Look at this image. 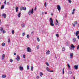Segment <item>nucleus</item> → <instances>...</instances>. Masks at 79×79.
I'll use <instances>...</instances> for the list:
<instances>
[{"label":"nucleus","instance_id":"1","mask_svg":"<svg viewBox=\"0 0 79 79\" xmlns=\"http://www.w3.org/2000/svg\"><path fill=\"white\" fill-rule=\"evenodd\" d=\"M50 25L51 26H54L55 25L53 23V19H52V18H50Z\"/></svg>","mask_w":79,"mask_h":79},{"label":"nucleus","instance_id":"2","mask_svg":"<svg viewBox=\"0 0 79 79\" xmlns=\"http://www.w3.org/2000/svg\"><path fill=\"white\" fill-rule=\"evenodd\" d=\"M34 13V9L32 8L31 10H30L28 12V14L29 15H31V14H33Z\"/></svg>","mask_w":79,"mask_h":79},{"label":"nucleus","instance_id":"3","mask_svg":"<svg viewBox=\"0 0 79 79\" xmlns=\"http://www.w3.org/2000/svg\"><path fill=\"white\" fill-rule=\"evenodd\" d=\"M27 52H31V49L30 48V47H28L27 48Z\"/></svg>","mask_w":79,"mask_h":79},{"label":"nucleus","instance_id":"4","mask_svg":"<svg viewBox=\"0 0 79 79\" xmlns=\"http://www.w3.org/2000/svg\"><path fill=\"white\" fill-rule=\"evenodd\" d=\"M57 10H58L59 12H60V11L61 10V7H60V6L58 5L57 6Z\"/></svg>","mask_w":79,"mask_h":79},{"label":"nucleus","instance_id":"5","mask_svg":"<svg viewBox=\"0 0 79 79\" xmlns=\"http://www.w3.org/2000/svg\"><path fill=\"white\" fill-rule=\"evenodd\" d=\"M19 68L21 71H23L24 70V68H23V67L20 66L19 67Z\"/></svg>","mask_w":79,"mask_h":79},{"label":"nucleus","instance_id":"6","mask_svg":"<svg viewBox=\"0 0 79 79\" xmlns=\"http://www.w3.org/2000/svg\"><path fill=\"white\" fill-rule=\"evenodd\" d=\"M2 16L4 18H6V14L4 13L2 14Z\"/></svg>","mask_w":79,"mask_h":79},{"label":"nucleus","instance_id":"7","mask_svg":"<svg viewBox=\"0 0 79 79\" xmlns=\"http://www.w3.org/2000/svg\"><path fill=\"white\" fill-rule=\"evenodd\" d=\"M78 66H79V65H75L74 66V69H78Z\"/></svg>","mask_w":79,"mask_h":79},{"label":"nucleus","instance_id":"8","mask_svg":"<svg viewBox=\"0 0 79 79\" xmlns=\"http://www.w3.org/2000/svg\"><path fill=\"white\" fill-rule=\"evenodd\" d=\"M16 59L17 61H19V60H20V58H19V55H17V58Z\"/></svg>","mask_w":79,"mask_h":79},{"label":"nucleus","instance_id":"9","mask_svg":"<svg viewBox=\"0 0 79 79\" xmlns=\"http://www.w3.org/2000/svg\"><path fill=\"white\" fill-rule=\"evenodd\" d=\"M77 24V22L75 21L74 22V24L72 23V24L73 25V27H75V24Z\"/></svg>","mask_w":79,"mask_h":79},{"label":"nucleus","instance_id":"10","mask_svg":"<svg viewBox=\"0 0 79 79\" xmlns=\"http://www.w3.org/2000/svg\"><path fill=\"white\" fill-rule=\"evenodd\" d=\"M79 34V31H77L75 34L76 35V36H77V35H78V34Z\"/></svg>","mask_w":79,"mask_h":79},{"label":"nucleus","instance_id":"11","mask_svg":"<svg viewBox=\"0 0 79 79\" xmlns=\"http://www.w3.org/2000/svg\"><path fill=\"white\" fill-rule=\"evenodd\" d=\"M47 55H49L50 53V52L49 50H48L46 52Z\"/></svg>","mask_w":79,"mask_h":79},{"label":"nucleus","instance_id":"12","mask_svg":"<svg viewBox=\"0 0 79 79\" xmlns=\"http://www.w3.org/2000/svg\"><path fill=\"white\" fill-rule=\"evenodd\" d=\"M21 26H22V27H25V24L23 23L21 24Z\"/></svg>","mask_w":79,"mask_h":79},{"label":"nucleus","instance_id":"13","mask_svg":"<svg viewBox=\"0 0 79 79\" xmlns=\"http://www.w3.org/2000/svg\"><path fill=\"white\" fill-rule=\"evenodd\" d=\"M15 10L16 12H18V7L16 6L15 7Z\"/></svg>","mask_w":79,"mask_h":79},{"label":"nucleus","instance_id":"14","mask_svg":"<svg viewBox=\"0 0 79 79\" xmlns=\"http://www.w3.org/2000/svg\"><path fill=\"white\" fill-rule=\"evenodd\" d=\"M67 65L69 69H71V66H70V65H69V64H68Z\"/></svg>","mask_w":79,"mask_h":79},{"label":"nucleus","instance_id":"15","mask_svg":"<svg viewBox=\"0 0 79 79\" xmlns=\"http://www.w3.org/2000/svg\"><path fill=\"white\" fill-rule=\"evenodd\" d=\"M21 12H19L18 14V17L19 18H21Z\"/></svg>","mask_w":79,"mask_h":79},{"label":"nucleus","instance_id":"16","mask_svg":"<svg viewBox=\"0 0 79 79\" xmlns=\"http://www.w3.org/2000/svg\"><path fill=\"white\" fill-rule=\"evenodd\" d=\"M5 54H3L2 55V60H4V59H5Z\"/></svg>","mask_w":79,"mask_h":79},{"label":"nucleus","instance_id":"17","mask_svg":"<svg viewBox=\"0 0 79 79\" xmlns=\"http://www.w3.org/2000/svg\"><path fill=\"white\" fill-rule=\"evenodd\" d=\"M22 8H23V10H24L25 11L26 10V7H22Z\"/></svg>","mask_w":79,"mask_h":79},{"label":"nucleus","instance_id":"18","mask_svg":"<svg viewBox=\"0 0 79 79\" xmlns=\"http://www.w3.org/2000/svg\"><path fill=\"white\" fill-rule=\"evenodd\" d=\"M40 75L41 77H42V76H43V73L42 72H40Z\"/></svg>","mask_w":79,"mask_h":79},{"label":"nucleus","instance_id":"19","mask_svg":"<svg viewBox=\"0 0 79 79\" xmlns=\"http://www.w3.org/2000/svg\"><path fill=\"white\" fill-rule=\"evenodd\" d=\"M70 58H72L73 57H72V56H73V53H72L70 54Z\"/></svg>","mask_w":79,"mask_h":79},{"label":"nucleus","instance_id":"20","mask_svg":"<svg viewBox=\"0 0 79 79\" xmlns=\"http://www.w3.org/2000/svg\"><path fill=\"white\" fill-rule=\"evenodd\" d=\"M31 71H33L34 70V67L32 66H31Z\"/></svg>","mask_w":79,"mask_h":79},{"label":"nucleus","instance_id":"21","mask_svg":"<svg viewBox=\"0 0 79 79\" xmlns=\"http://www.w3.org/2000/svg\"><path fill=\"white\" fill-rule=\"evenodd\" d=\"M2 77L3 78H5L6 77V75H2Z\"/></svg>","mask_w":79,"mask_h":79},{"label":"nucleus","instance_id":"22","mask_svg":"<svg viewBox=\"0 0 79 79\" xmlns=\"http://www.w3.org/2000/svg\"><path fill=\"white\" fill-rule=\"evenodd\" d=\"M73 42H75L76 41V38H74L73 40Z\"/></svg>","mask_w":79,"mask_h":79},{"label":"nucleus","instance_id":"23","mask_svg":"<svg viewBox=\"0 0 79 79\" xmlns=\"http://www.w3.org/2000/svg\"><path fill=\"white\" fill-rule=\"evenodd\" d=\"M0 31H3V28L2 27H0Z\"/></svg>","mask_w":79,"mask_h":79},{"label":"nucleus","instance_id":"24","mask_svg":"<svg viewBox=\"0 0 79 79\" xmlns=\"http://www.w3.org/2000/svg\"><path fill=\"white\" fill-rule=\"evenodd\" d=\"M4 5H2L1 7V9H3V8H4Z\"/></svg>","mask_w":79,"mask_h":79},{"label":"nucleus","instance_id":"25","mask_svg":"<svg viewBox=\"0 0 79 79\" xmlns=\"http://www.w3.org/2000/svg\"><path fill=\"white\" fill-rule=\"evenodd\" d=\"M12 34H14L15 33V30H13L12 31Z\"/></svg>","mask_w":79,"mask_h":79},{"label":"nucleus","instance_id":"26","mask_svg":"<svg viewBox=\"0 0 79 79\" xmlns=\"http://www.w3.org/2000/svg\"><path fill=\"white\" fill-rule=\"evenodd\" d=\"M46 70H47V71H48V72H49L50 70H49V68L48 67L46 68Z\"/></svg>","mask_w":79,"mask_h":79},{"label":"nucleus","instance_id":"27","mask_svg":"<svg viewBox=\"0 0 79 79\" xmlns=\"http://www.w3.org/2000/svg\"><path fill=\"white\" fill-rule=\"evenodd\" d=\"M71 47L72 48H75V46H73V44H72V45L71 46Z\"/></svg>","mask_w":79,"mask_h":79},{"label":"nucleus","instance_id":"28","mask_svg":"<svg viewBox=\"0 0 79 79\" xmlns=\"http://www.w3.org/2000/svg\"><path fill=\"white\" fill-rule=\"evenodd\" d=\"M2 45L3 46V47H4L5 45V43H3L2 44Z\"/></svg>","mask_w":79,"mask_h":79},{"label":"nucleus","instance_id":"29","mask_svg":"<svg viewBox=\"0 0 79 79\" xmlns=\"http://www.w3.org/2000/svg\"><path fill=\"white\" fill-rule=\"evenodd\" d=\"M64 50H65V48H62V51H64Z\"/></svg>","mask_w":79,"mask_h":79},{"label":"nucleus","instance_id":"30","mask_svg":"<svg viewBox=\"0 0 79 79\" xmlns=\"http://www.w3.org/2000/svg\"><path fill=\"white\" fill-rule=\"evenodd\" d=\"M27 37L28 39H29V37H30V36H29V35H27Z\"/></svg>","mask_w":79,"mask_h":79},{"label":"nucleus","instance_id":"31","mask_svg":"<svg viewBox=\"0 0 79 79\" xmlns=\"http://www.w3.org/2000/svg\"><path fill=\"white\" fill-rule=\"evenodd\" d=\"M46 64H47V66H49V64L48 63V62H46Z\"/></svg>","mask_w":79,"mask_h":79},{"label":"nucleus","instance_id":"32","mask_svg":"<svg viewBox=\"0 0 79 79\" xmlns=\"http://www.w3.org/2000/svg\"><path fill=\"white\" fill-rule=\"evenodd\" d=\"M68 1H69V3H71V0H68Z\"/></svg>","mask_w":79,"mask_h":79},{"label":"nucleus","instance_id":"33","mask_svg":"<svg viewBox=\"0 0 79 79\" xmlns=\"http://www.w3.org/2000/svg\"><path fill=\"white\" fill-rule=\"evenodd\" d=\"M4 4H5V5H6V0L5 1V2H4Z\"/></svg>","mask_w":79,"mask_h":79},{"label":"nucleus","instance_id":"34","mask_svg":"<svg viewBox=\"0 0 79 79\" xmlns=\"http://www.w3.org/2000/svg\"><path fill=\"white\" fill-rule=\"evenodd\" d=\"M5 32H6V31H5L3 30L2 31V33H3V34H5Z\"/></svg>","mask_w":79,"mask_h":79},{"label":"nucleus","instance_id":"35","mask_svg":"<svg viewBox=\"0 0 79 79\" xmlns=\"http://www.w3.org/2000/svg\"><path fill=\"white\" fill-rule=\"evenodd\" d=\"M37 40L38 42H40V39H39V38H37Z\"/></svg>","mask_w":79,"mask_h":79},{"label":"nucleus","instance_id":"36","mask_svg":"<svg viewBox=\"0 0 79 79\" xmlns=\"http://www.w3.org/2000/svg\"><path fill=\"white\" fill-rule=\"evenodd\" d=\"M56 37H59V35H58V34H56Z\"/></svg>","mask_w":79,"mask_h":79},{"label":"nucleus","instance_id":"37","mask_svg":"<svg viewBox=\"0 0 79 79\" xmlns=\"http://www.w3.org/2000/svg\"><path fill=\"white\" fill-rule=\"evenodd\" d=\"M73 73V72H71V71H69V74H72V73Z\"/></svg>","mask_w":79,"mask_h":79},{"label":"nucleus","instance_id":"38","mask_svg":"<svg viewBox=\"0 0 79 79\" xmlns=\"http://www.w3.org/2000/svg\"><path fill=\"white\" fill-rule=\"evenodd\" d=\"M22 35H23V36H24L25 35V32L23 33L22 34Z\"/></svg>","mask_w":79,"mask_h":79},{"label":"nucleus","instance_id":"39","mask_svg":"<svg viewBox=\"0 0 79 79\" xmlns=\"http://www.w3.org/2000/svg\"><path fill=\"white\" fill-rule=\"evenodd\" d=\"M36 48L37 49H39V46L38 45V46H37V47H36Z\"/></svg>","mask_w":79,"mask_h":79},{"label":"nucleus","instance_id":"40","mask_svg":"<svg viewBox=\"0 0 79 79\" xmlns=\"http://www.w3.org/2000/svg\"><path fill=\"white\" fill-rule=\"evenodd\" d=\"M20 10L21 11H22V10H23V7H22L20 8Z\"/></svg>","mask_w":79,"mask_h":79},{"label":"nucleus","instance_id":"41","mask_svg":"<svg viewBox=\"0 0 79 79\" xmlns=\"http://www.w3.org/2000/svg\"><path fill=\"white\" fill-rule=\"evenodd\" d=\"M29 69V66L27 65V69Z\"/></svg>","mask_w":79,"mask_h":79},{"label":"nucleus","instance_id":"42","mask_svg":"<svg viewBox=\"0 0 79 79\" xmlns=\"http://www.w3.org/2000/svg\"><path fill=\"white\" fill-rule=\"evenodd\" d=\"M46 6H47V2H45V7H46Z\"/></svg>","mask_w":79,"mask_h":79},{"label":"nucleus","instance_id":"43","mask_svg":"<svg viewBox=\"0 0 79 79\" xmlns=\"http://www.w3.org/2000/svg\"><path fill=\"white\" fill-rule=\"evenodd\" d=\"M79 49V45H78L77 47V50H78Z\"/></svg>","mask_w":79,"mask_h":79},{"label":"nucleus","instance_id":"44","mask_svg":"<svg viewBox=\"0 0 79 79\" xmlns=\"http://www.w3.org/2000/svg\"><path fill=\"white\" fill-rule=\"evenodd\" d=\"M25 56H26L25 55H23V58H25Z\"/></svg>","mask_w":79,"mask_h":79},{"label":"nucleus","instance_id":"45","mask_svg":"<svg viewBox=\"0 0 79 79\" xmlns=\"http://www.w3.org/2000/svg\"><path fill=\"white\" fill-rule=\"evenodd\" d=\"M10 62H13V60L11 59L10 60Z\"/></svg>","mask_w":79,"mask_h":79},{"label":"nucleus","instance_id":"46","mask_svg":"<svg viewBox=\"0 0 79 79\" xmlns=\"http://www.w3.org/2000/svg\"><path fill=\"white\" fill-rule=\"evenodd\" d=\"M56 22H57V23L58 24L59 23H58V20H57V19H56Z\"/></svg>","mask_w":79,"mask_h":79},{"label":"nucleus","instance_id":"47","mask_svg":"<svg viewBox=\"0 0 79 79\" xmlns=\"http://www.w3.org/2000/svg\"><path fill=\"white\" fill-rule=\"evenodd\" d=\"M14 55H16V53L15 52V53H14Z\"/></svg>","mask_w":79,"mask_h":79},{"label":"nucleus","instance_id":"48","mask_svg":"<svg viewBox=\"0 0 79 79\" xmlns=\"http://www.w3.org/2000/svg\"><path fill=\"white\" fill-rule=\"evenodd\" d=\"M53 70H52V71H50L49 70V72H51V73H52V72H53Z\"/></svg>","mask_w":79,"mask_h":79},{"label":"nucleus","instance_id":"49","mask_svg":"<svg viewBox=\"0 0 79 79\" xmlns=\"http://www.w3.org/2000/svg\"><path fill=\"white\" fill-rule=\"evenodd\" d=\"M39 77L37 76L36 77V78L37 79H39Z\"/></svg>","mask_w":79,"mask_h":79},{"label":"nucleus","instance_id":"50","mask_svg":"<svg viewBox=\"0 0 79 79\" xmlns=\"http://www.w3.org/2000/svg\"><path fill=\"white\" fill-rule=\"evenodd\" d=\"M7 5H10V2H7Z\"/></svg>","mask_w":79,"mask_h":79},{"label":"nucleus","instance_id":"51","mask_svg":"<svg viewBox=\"0 0 79 79\" xmlns=\"http://www.w3.org/2000/svg\"><path fill=\"white\" fill-rule=\"evenodd\" d=\"M8 42L10 43V39H8Z\"/></svg>","mask_w":79,"mask_h":79},{"label":"nucleus","instance_id":"52","mask_svg":"<svg viewBox=\"0 0 79 79\" xmlns=\"http://www.w3.org/2000/svg\"><path fill=\"white\" fill-rule=\"evenodd\" d=\"M74 11H75V9H73V12H74Z\"/></svg>","mask_w":79,"mask_h":79},{"label":"nucleus","instance_id":"53","mask_svg":"<svg viewBox=\"0 0 79 79\" xmlns=\"http://www.w3.org/2000/svg\"><path fill=\"white\" fill-rule=\"evenodd\" d=\"M63 74H64V71H63Z\"/></svg>","mask_w":79,"mask_h":79},{"label":"nucleus","instance_id":"54","mask_svg":"<svg viewBox=\"0 0 79 79\" xmlns=\"http://www.w3.org/2000/svg\"><path fill=\"white\" fill-rule=\"evenodd\" d=\"M77 38H78V39H79V36H77Z\"/></svg>","mask_w":79,"mask_h":79},{"label":"nucleus","instance_id":"55","mask_svg":"<svg viewBox=\"0 0 79 79\" xmlns=\"http://www.w3.org/2000/svg\"><path fill=\"white\" fill-rule=\"evenodd\" d=\"M64 71V68L63 69V71Z\"/></svg>","mask_w":79,"mask_h":79},{"label":"nucleus","instance_id":"56","mask_svg":"<svg viewBox=\"0 0 79 79\" xmlns=\"http://www.w3.org/2000/svg\"><path fill=\"white\" fill-rule=\"evenodd\" d=\"M74 12H73L72 13V14L73 15V14H74Z\"/></svg>","mask_w":79,"mask_h":79},{"label":"nucleus","instance_id":"57","mask_svg":"<svg viewBox=\"0 0 79 79\" xmlns=\"http://www.w3.org/2000/svg\"><path fill=\"white\" fill-rule=\"evenodd\" d=\"M56 25H57L58 24H57V23H55Z\"/></svg>","mask_w":79,"mask_h":79},{"label":"nucleus","instance_id":"58","mask_svg":"<svg viewBox=\"0 0 79 79\" xmlns=\"http://www.w3.org/2000/svg\"><path fill=\"white\" fill-rule=\"evenodd\" d=\"M33 32H31V34H32V33H33Z\"/></svg>","mask_w":79,"mask_h":79},{"label":"nucleus","instance_id":"59","mask_svg":"<svg viewBox=\"0 0 79 79\" xmlns=\"http://www.w3.org/2000/svg\"><path fill=\"white\" fill-rule=\"evenodd\" d=\"M55 57H56V58H57L56 57V56H55Z\"/></svg>","mask_w":79,"mask_h":79},{"label":"nucleus","instance_id":"60","mask_svg":"<svg viewBox=\"0 0 79 79\" xmlns=\"http://www.w3.org/2000/svg\"><path fill=\"white\" fill-rule=\"evenodd\" d=\"M36 8H35V10H36Z\"/></svg>","mask_w":79,"mask_h":79},{"label":"nucleus","instance_id":"61","mask_svg":"<svg viewBox=\"0 0 79 79\" xmlns=\"http://www.w3.org/2000/svg\"><path fill=\"white\" fill-rule=\"evenodd\" d=\"M51 15H52H52H53V14L52 13L51 14Z\"/></svg>","mask_w":79,"mask_h":79},{"label":"nucleus","instance_id":"62","mask_svg":"<svg viewBox=\"0 0 79 79\" xmlns=\"http://www.w3.org/2000/svg\"><path fill=\"white\" fill-rule=\"evenodd\" d=\"M47 12H45V14H47Z\"/></svg>","mask_w":79,"mask_h":79},{"label":"nucleus","instance_id":"63","mask_svg":"<svg viewBox=\"0 0 79 79\" xmlns=\"http://www.w3.org/2000/svg\"><path fill=\"white\" fill-rule=\"evenodd\" d=\"M73 79H75V78L74 77H73Z\"/></svg>","mask_w":79,"mask_h":79},{"label":"nucleus","instance_id":"64","mask_svg":"<svg viewBox=\"0 0 79 79\" xmlns=\"http://www.w3.org/2000/svg\"><path fill=\"white\" fill-rule=\"evenodd\" d=\"M0 5H1V2H0Z\"/></svg>","mask_w":79,"mask_h":79}]
</instances>
